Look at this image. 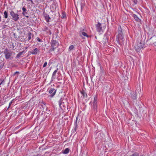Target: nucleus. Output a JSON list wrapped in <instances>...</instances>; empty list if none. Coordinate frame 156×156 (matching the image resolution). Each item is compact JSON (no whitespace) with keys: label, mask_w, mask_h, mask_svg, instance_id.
<instances>
[{"label":"nucleus","mask_w":156,"mask_h":156,"mask_svg":"<svg viewBox=\"0 0 156 156\" xmlns=\"http://www.w3.org/2000/svg\"><path fill=\"white\" fill-rule=\"evenodd\" d=\"M23 51L20 52L19 53H18L17 55H16V57L17 58H19L21 55L23 54Z\"/></svg>","instance_id":"nucleus-21"},{"label":"nucleus","mask_w":156,"mask_h":156,"mask_svg":"<svg viewBox=\"0 0 156 156\" xmlns=\"http://www.w3.org/2000/svg\"><path fill=\"white\" fill-rule=\"evenodd\" d=\"M27 1H31L32 2H33V1L32 0H27Z\"/></svg>","instance_id":"nucleus-32"},{"label":"nucleus","mask_w":156,"mask_h":156,"mask_svg":"<svg viewBox=\"0 0 156 156\" xmlns=\"http://www.w3.org/2000/svg\"><path fill=\"white\" fill-rule=\"evenodd\" d=\"M144 45L141 42H138L135 46V48L137 51H139L143 47Z\"/></svg>","instance_id":"nucleus-6"},{"label":"nucleus","mask_w":156,"mask_h":156,"mask_svg":"<svg viewBox=\"0 0 156 156\" xmlns=\"http://www.w3.org/2000/svg\"><path fill=\"white\" fill-rule=\"evenodd\" d=\"M139 154L137 152L134 153L133 154L131 155L130 156H139Z\"/></svg>","instance_id":"nucleus-22"},{"label":"nucleus","mask_w":156,"mask_h":156,"mask_svg":"<svg viewBox=\"0 0 156 156\" xmlns=\"http://www.w3.org/2000/svg\"><path fill=\"white\" fill-rule=\"evenodd\" d=\"M46 21H47V22H48V20H47Z\"/></svg>","instance_id":"nucleus-36"},{"label":"nucleus","mask_w":156,"mask_h":156,"mask_svg":"<svg viewBox=\"0 0 156 156\" xmlns=\"http://www.w3.org/2000/svg\"><path fill=\"white\" fill-rule=\"evenodd\" d=\"M78 119V116H77L76 117V123L77 122V120Z\"/></svg>","instance_id":"nucleus-30"},{"label":"nucleus","mask_w":156,"mask_h":156,"mask_svg":"<svg viewBox=\"0 0 156 156\" xmlns=\"http://www.w3.org/2000/svg\"><path fill=\"white\" fill-rule=\"evenodd\" d=\"M19 73L18 72H16L14 73V75H15L16 74Z\"/></svg>","instance_id":"nucleus-31"},{"label":"nucleus","mask_w":156,"mask_h":156,"mask_svg":"<svg viewBox=\"0 0 156 156\" xmlns=\"http://www.w3.org/2000/svg\"><path fill=\"white\" fill-rule=\"evenodd\" d=\"M49 33L50 35H51V32L50 30L49 31Z\"/></svg>","instance_id":"nucleus-33"},{"label":"nucleus","mask_w":156,"mask_h":156,"mask_svg":"<svg viewBox=\"0 0 156 156\" xmlns=\"http://www.w3.org/2000/svg\"><path fill=\"white\" fill-rule=\"evenodd\" d=\"M74 46L73 45H71L69 46V50H72L73 49Z\"/></svg>","instance_id":"nucleus-23"},{"label":"nucleus","mask_w":156,"mask_h":156,"mask_svg":"<svg viewBox=\"0 0 156 156\" xmlns=\"http://www.w3.org/2000/svg\"><path fill=\"white\" fill-rule=\"evenodd\" d=\"M148 41L151 44H154L156 42V36H153L148 40Z\"/></svg>","instance_id":"nucleus-8"},{"label":"nucleus","mask_w":156,"mask_h":156,"mask_svg":"<svg viewBox=\"0 0 156 156\" xmlns=\"http://www.w3.org/2000/svg\"><path fill=\"white\" fill-rule=\"evenodd\" d=\"M95 26L97 32L99 33L103 32V30L101 23L98 22L97 24H96Z\"/></svg>","instance_id":"nucleus-5"},{"label":"nucleus","mask_w":156,"mask_h":156,"mask_svg":"<svg viewBox=\"0 0 156 156\" xmlns=\"http://www.w3.org/2000/svg\"><path fill=\"white\" fill-rule=\"evenodd\" d=\"M4 17L5 19H6L8 18V13L6 11H5L4 12Z\"/></svg>","instance_id":"nucleus-18"},{"label":"nucleus","mask_w":156,"mask_h":156,"mask_svg":"<svg viewBox=\"0 0 156 156\" xmlns=\"http://www.w3.org/2000/svg\"><path fill=\"white\" fill-rule=\"evenodd\" d=\"M48 30V27H44V31H46Z\"/></svg>","instance_id":"nucleus-28"},{"label":"nucleus","mask_w":156,"mask_h":156,"mask_svg":"<svg viewBox=\"0 0 156 156\" xmlns=\"http://www.w3.org/2000/svg\"><path fill=\"white\" fill-rule=\"evenodd\" d=\"M47 62H45L44 63V65H43V67L44 68L46 66H47Z\"/></svg>","instance_id":"nucleus-26"},{"label":"nucleus","mask_w":156,"mask_h":156,"mask_svg":"<svg viewBox=\"0 0 156 156\" xmlns=\"http://www.w3.org/2000/svg\"><path fill=\"white\" fill-rule=\"evenodd\" d=\"M133 17L135 19V20L138 22H140L141 21V20L138 18L136 14H134L133 15Z\"/></svg>","instance_id":"nucleus-14"},{"label":"nucleus","mask_w":156,"mask_h":156,"mask_svg":"<svg viewBox=\"0 0 156 156\" xmlns=\"http://www.w3.org/2000/svg\"><path fill=\"white\" fill-rule=\"evenodd\" d=\"M11 103H12V102H11L10 103H9V106H10V105H11Z\"/></svg>","instance_id":"nucleus-34"},{"label":"nucleus","mask_w":156,"mask_h":156,"mask_svg":"<svg viewBox=\"0 0 156 156\" xmlns=\"http://www.w3.org/2000/svg\"><path fill=\"white\" fill-rule=\"evenodd\" d=\"M60 101L61 102H60L59 104L60 108L62 110H65L67 107V102L66 101H63V100L61 99Z\"/></svg>","instance_id":"nucleus-3"},{"label":"nucleus","mask_w":156,"mask_h":156,"mask_svg":"<svg viewBox=\"0 0 156 156\" xmlns=\"http://www.w3.org/2000/svg\"><path fill=\"white\" fill-rule=\"evenodd\" d=\"M80 34L82 37V35L86 37H89V36L87 35V34L84 32H81L80 33Z\"/></svg>","instance_id":"nucleus-15"},{"label":"nucleus","mask_w":156,"mask_h":156,"mask_svg":"<svg viewBox=\"0 0 156 156\" xmlns=\"http://www.w3.org/2000/svg\"><path fill=\"white\" fill-rule=\"evenodd\" d=\"M58 70V69L57 68L56 70H55L54 72H53L52 75V79H55V75L56 74Z\"/></svg>","instance_id":"nucleus-13"},{"label":"nucleus","mask_w":156,"mask_h":156,"mask_svg":"<svg viewBox=\"0 0 156 156\" xmlns=\"http://www.w3.org/2000/svg\"><path fill=\"white\" fill-rule=\"evenodd\" d=\"M22 14L24 16H25L26 17H28L29 16H27L25 15V12H23Z\"/></svg>","instance_id":"nucleus-29"},{"label":"nucleus","mask_w":156,"mask_h":156,"mask_svg":"<svg viewBox=\"0 0 156 156\" xmlns=\"http://www.w3.org/2000/svg\"><path fill=\"white\" fill-rule=\"evenodd\" d=\"M81 93L83 95L84 98H86L87 97V93L83 90L81 91Z\"/></svg>","instance_id":"nucleus-16"},{"label":"nucleus","mask_w":156,"mask_h":156,"mask_svg":"<svg viewBox=\"0 0 156 156\" xmlns=\"http://www.w3.org/2000/svg\"><path fill=\"white\" fill-rule=\"evenodd\" d=\"M56 92V90L54 89L53 88H51L49 91V92L50 94H52L50 96V97H52L54 96Z\"/></svg>","instance_id":"nucleus-9"},{"label":"nucleus","mask_w":156,"mask_h":156,"mask_svg":"<svg viewBox=\"0 0 156 156\" xmlns=\"http://www.w3.org/2000/svg\"><path fill=\"white\" fill-rule=\"evenodd\" d=\"M122 32V31H119L118 34L116 36V41L117 42H119L120 40L123 39Z\"/></svg>","instance_id":"nucleus-7"},{"label":"nucleus","mask_w":156,"mask_h":156,"mask_svg":"<svg viewBox=\"0 0 156 156\" xmlns=\"http://www.w3.org/2000/svg\"><path fill=\"white\" fill-rule=\"evenodd\" d=\"M133 2L135 4H136L137 2V0H134Z\"/></svg>","instance_id":"nucleus-27"},{"label":"nucleus","mask_w":156,"mask_h":156,"mask_svg":"<svg viewBox=\"0 0 156 156\" xmlns=\"http://www.w3.org/2000/svg\"><path fill=\"white\" fill-rule=\"evenodd\" d=\"M131 97L132 98L136 100V93L135 92H132L130 94Z\"/></svg>","instance_id":"nucleus-12"},{"label":"nucleus","mask_w":156,"mask_h":156,"mask_svg":"<svg viewBox=\"0 0 156 156\" xmlns=\"http://www.w3.org/2000/svg\"><path fill=\"white\" fill-rule=\"evenodd\" d=\"M10 15L12 17V19L15 21H17L19 19V15L15 13L13 11H12L10 12Z\"/></svg>","instance_id":"nucleus-2"},{"label":"nucleus","mask_w":156,"mask_h":156,"mask_svg":"<svg viewBox=\"0 0 156 156\" xmlns=\"http://www.w3.org/2000/svg\"><path fill=\"white\" fill-rule=\"evenodd\" d=\"M69 152V149L68 148H66L63 152L64 154H67Z\"/></svg>","instance_id":"nucleus-20"},{"label":"nucleus","mask_w":156,"mask_h":156,"mask_svg":"<svg viewBox=\"0 0 156 156\" xmlns=\"http://www.w3.org/2000/svg\"><path fill=\"white\" fill-rule=\"evenodd\" d=\"M39 52V50L37 48H35L33 50L30 51V53L32 55L37 54Z\"/></svg>","instance_id":"nucleus-10"},{"label":"nucleus","mask_w":156,"mask_h":156,"mask_svg":"<svg viewBox=\"0 0 156 156\" xmlns=\"http://www.w3.org/2000/svg\"><path fill=\"white\" fill-rule=\"evenodd\" d=\"M22 9L23 12H25L27 11L26 9L24 7L22 8Z\"/></svg>","instance_id":"nucleus-24"},{"label":"nucleus","mask_w":156,"mask_h":156,"mask_svg":"<svg viewBox=\"0 0 156 156\" xmlns=\"http://www.w3.org/2000/svg\"><path fill=\"white\" fill-rule=\"evenodd\" d=\"M93 108L95 109L97 107V98L94 97V101L93 103Z\"/></svg>","instance_id":"nucleus-11"},{"label":"nucleus","mask_w":156,"mask_h":156,"mask_svg":"<svg viewBox=\"0 0 156 156\" xmlns=\"http://www.w3.org/2000/svg\"><path fill=\"white\" fill-rule=\"evenodd\" d=\"M4 53L6 59L9 58L12 54V53L11 52L9 49H5L4 51Z\"/></svg>","instance_id":"nucleus-4"},{"label":"nucleus","mask_w":156,"mask_h":156,"mask_svg":"<svg viewBox=\"0 0 156 156\" xmlns=\"http://www.w3.org/2000/svg\"><path fill=\"white\" fill-rule=\"evenodd\" d=\"M36 39L37 40V41H38L39 42H41V41H41V39H40L39 37H37L36 38Z\"/></svg>","instance_id":"nucleus-25"},{"label":"nucleus","mask_w":156,"mask_h":156,"mask_svg":"<svg viewBox=\"0 0 156 156\" xmlns=\"http://www.w3.org/2000/svg\"><path fill=\"white\" fill-rule=\"evenodd\" d=\"M31 34L30 33H28L27 37V39L28 41L30 40L31 38Z\"/></svg>","instance_id":"nucleus-17"},{"label":"nucleus","mask_w":156,"mask_h":156,"mask_svg":"<svg viewBox=\"0 0 156 156\" xmlns=\"http://www.w3.org/2000/svg\"><path fill=\"white\" fill-rule=\"evenodd\" d=\"M66 17V13L65 12H63L62 14L61 18L62 19L65 18Z\"/></svg>","instance_id":"nucleus-19"},{"label":"nucleus","mask_w":156,"mask_h":156,"mask_svg":"<svg viewBox=\"0 0 156 156\" xmlns=\"http://www.w3.org/2000/svg\"><path fill=\"white\" fill-rule=\"evenodd\" d=\"M57 37H58V36L57 34H53L52 39L50 42L51 48L49 50L50 52L54 51L59 46L58 41L55 40Z\"/></svg>","instance_id":"nucleus-1"},{"label":"nucleus","mask_w":156,"mask_h":156,"mask_svg":"<svg viewBox=\"0 0 156 156\" xmlns=\"http://www.w3.org/2000/svg\"><path fill=\"white\" fill-rule=\"evenodd\" d=\"M99 134L101 135V134H103L102 133H100Z\"/></svg>","instance_id":"nucleus-35"}]
</instances>
